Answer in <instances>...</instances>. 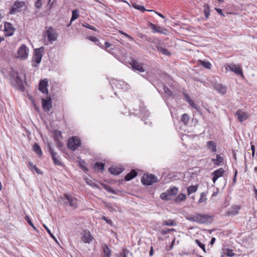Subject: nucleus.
I'll return each instance as SVG.
<instances>
[{
    "mask_svg": "<svg viewBox=\"0 0 257 257\" xmlns=\"http://www.w3.org/2000/svg\"><path fill=\"white\" fill-rule=\"evenodd\" d=\"M210 216L207 215L202 214L200 213H196L195 215H189L187 216V220L196 222L200 224L206 223Z\"/></svg>",
    "mask_w": 257,
    "mask_h": 257,
    "instance_id": "f257e3e1",
    "label": "nucleus"
},
{
    "mask_svg": "<svg viewBox=\"0 0 257 257\" xmlns=\"http://www.w3.org/2000/svg\"><path fill=\"white\" fill-rule=\"evenodd\" d=\"M11 76L12 78V85L17 89L24 91L25 86L23 84L22 79L18 76V72L13 71L11 72Z\"/></svg>",
    "mask_w": 257,
    "mask_h": 257,
    "instance_id": "f03ea898",
    "label": "nucleus"
},
{
    "mask_svg": "<svg viewBox=\"0 0 257 257\" xmlns=\"http://www.w3.org/2000/svg\"><path fill=\"white\" fill-rule=\"evenodd\" d=\"M44 51V47H41L34 50L32 62L34 61L36 64L33 63L32 64L33 67H37L39 66V64L41 63Z\"/></svg>",
    "mask_w": 257,
    "mask_h": 257,
    "instance_id": "7ed1b4c3",
    "label": "nucleus"
},
{
    "mask_svg": "<svg viewBox=\"0 0 257 257\" xmlns=\"http://www.w3.org/2000/svg\"><path fill=\"white\" fill-rule=\"evenodd\" d=\"M178 191V188L174 186L168 189L165 192L161 193L160 198L164 200H170L174 196L177 194Z\"/></svg>",
    "mask_w": 257,
    "mask_h": 257,
    "instance_id": "20e7f679",
    "label": "nucleus"
},
{
    "mask_svg": "<svg viewBox=\"0 0 257 257\" xmlns=\"http://www.w3.org/2000/svg\"><path fill=\"white\" fill-rule=\"evenodd\" d=\"M81 145V140L77 136L70 138L67 143V147L72 151H75Z\"/></svg>",
    "mask_w": 257,
    "mask_h": 257,
    "instance_id": "39448f33",
    "label": "nucleus"
},
{
    "mask_svg": "<svg viewBox=\"0 0 257 257\" xmlns=\"http://www.w3.org/2000/svg\"><path fill=\"white\" fill-rule=\"evenodd\" d=\"M157 177L153 174L145 175L141 179V182L144 185L150 186L152 185L153 183L157 182Z\"/></svg>",
    "mask_w": 257,
    "mask_h": 257,
    "instance_id": "423d86ee",
    "label": "nucleus"
},
{
    "mask_svg": "<svg viewBox=\"0 0 257 257\" xmlns=\"http://www.w3.org/2000/svg\"><path fill=\"white\" fill-rule=\"evenodd\" d=\"M47 148L52 157L54 164L56 166H63V163L59 160V156H57V153L53 150L50 144H48Z\"/></svg>",
    "mask_w": 257,
    "mask_h": 257,
    "instance_id": "0eeeda50",
    "label": "nucleus"
},
{
    "mask_svg": "<svg viewBox=\"0 0 257 257\" xmlns=\"http://www.w3.org/2000/svg\"><path fill=\"white\" fill-rule=\"evenodd\" d=\"M28 53L29 49L25 44H22L18 50L19 57L23 60L28 58Z\"/></svg>",
    "mask_w": 257,
    "mask_h": 257,
    "instance_id": "6e6552de",
    "label": "nucleus"
},
{
    "mask_svg": "<svg viewBox=\"0 0 257 257\" xmlns=\"http://www.w3.org/2000/svg\"><path fill=\"white\" fill-rule=\"evenodd\" d=\"M227 67H228L230 70L236 75H240L242 78H244V76L243 74L241 68L239 65H236L233 63L227 64Z\"/></svg>",
    "mask_w": 257,
    "mask_h": 257,
    "instance_id": "1a4fd4ad",
    "label": "nucleus"
},
{
    "mask_svg": "<svg viewBox=\"0 0 257 257\" xmlns=\"http://www.w3.org/2000/svg\"><path fill=\"white\" fill-rule=\"evenodd\" d=\"M42 105L45 111H49L52 108V101L50 96H47L46 99H42Z\"/></svg>",
    "mask_w": 257,
    "mask_h": 257,
    "instance_id": "9d476101",
    "label": "nucleus"
},
{
    "mask_svg": "<svg viewBox=\"0 0 257 257\" xmlns=\"http://www.w3.org/2000/svg\"><path fill=\"white\" fill-rule=\"evenodd\" d=\"M48 81L45 78L40 80L39 84V89L43 93L47 94L48 90L47 87L48 86Z\"/></svg>",
    "mask_w": 257,
    "mask_h": 257,
    "instance_id": "9b49d317",
    "label": "nucleus"
},
{
    "mask_svg": "<svg viewBox=\"0 0 257 257\" xmlns=\"http://www.w3.org/2000/svg\"><path fill=\"white\" fill-rule=\"evenodd\" d=\"M130 65L134 70L138 71L140 72H144L145 71L143 68V64L139 63L136 60L133 59L130 63Z\"/></svg>",
    "mask_w": 257,
    "mask_h": 257,
    "instance_id": "f8f14e48",
    "label": "nucleus"
},
{
    "mask_svg": "<svg viewBox=\"0 0 257 257\" xmlns=\"http://www.w3.org/2000/svg\"><path fill=\"white\" fill-rule=\"evenodd\" d=\"M47 36L49 41L52 42L56 41L57 39V35L55 30L50 27L46 31Z\"/></svg>",
    "mask_w": 257,
    "mask_h": 257,
    "instance_id": "ddd939ff",
    "label": "nucleus"
},
{
    "mask_svg": "<svg viewBox=\"0 0 257 257\" xmlns=\"http://www.w3.org/2000/svg\"><path fill=\"white\" fill-rule=\"evenodd\" d=\"M64 197L67 200L68 203H69L70 206L72 207L73 208H76L77 207V200L76 198L73 197L70 195L67 194H64Z\"/></svg>",
    "mask_w": 257,
    "mask_h": 257,
    "instance_id": "4468645a",
    "label": "nucleus"
},
{
    "mask_svg": "<svg viewBox=\"0 0 257 257\" xmlns=\"http://www.w3.org/2000/svg\"><path fill=\"white\" fill-rule=\"evenodd\" d=\"M225 171L222 168H220L219 169L214 171L212 173V181L214 183L216 181V180L220 177H221L223 174L224 173Z\"/></svg>",
    "mask_w": 257,
    "mask_h": 257,
    "instance_id": "2eb2a0df",
    "label": "nucleus"
},
{
    "mask_svg": "<svg viewBox=\"0 0 257 257\" xmlns=\"http://www.w3.org/2000/svg\"><path fill=\"white\" fill-rule=\"evenodd\" d=\"M5 31L7 32L8 36H12L14 33L15 28L9 22H5L4 24Z\"/></svg>",
    "mask_w": 257,
    "mask_h": 257,
    "instance_id": "dca6fc26",
    "label": "nucleus"
},
{
    "mask_svg": "<svg viewBox=\"0 0 257 257\" xmlns=\"http://www.w3.org/2000/svg\"><path fill=\"white\" fill-rule=\"evenodd\" d=\"M149 26L153 30V33H158L160 34H166V33L164 32L167 31L166 29H163L161 27L157 26L151 22L149 23Z\"/></svg>",
    "mask_w": 257,
    "mask_h": 257,
    "instance_id": "f3484780",
    "label": "nucleus"
},
{
    "mask_svg": "<svg viewBox=\"0 0 257 257\" xmlns=\"http://www.w3.org/2000/svg\"><path fill=\"white\" fill-rule=\"evenodd\" d=\"M235 115L237 116V118L239 122H243L247 119L248 116L245 112H243L242 110H238L235 113Z\"/></svg>",
    "mask_w": 257,
    "mask_h": 257,
    "instance_id": "a211bd4d",
    "label": "nucleus"
},
{
    "mask_svg": "<svg viewBox=\"0 0 257 257\" xmlns=\"http://www.w3.org/2000/svg\"><path fill=\"white\" fill-rule=\"evenodd\" d=\"M81 239L84 242L89 243L92 241L93 237L89 231H84L82 234Z\"/></svg>",
    "mask_w": 257,
    "mask_h": 257,
    "instance_id": "6ab92c4d",
    "label": "nucleus"
},
{
    "mask_svg": "<svg viewBox=\"0 0 257 257\" xmlns=\"http://www.w3.org/2000/svg\"><path fill=\"white\" fill-rule=\"evenodd\" d=\"M240 209V207L239 205H233L231 206L226 212V214L228 216L235 215L238 213V211Z\"/></svg>",
    "mask_w": 257,
    "mask_h": 257,
    "instance_id": "aec40b11",
    "label": "nucleus"
},
{
    "mask_svg": "<svg viewBox=\"0 0 257 257\" xmlns=\"http://www.w3.org/2000/svg\"><path fill=\"white\" fill-rule=\"evenodd\" d=\"M184 98L187 102H188L189 105L193 107V108L196 109L197 110H199V107L195 103V102L192 100L190 96L186 93H184Z\"/></svg>",
    "mask_w": 257,
    "mask_h": 257,
    "instance_id": "412c9836",
    "label": "nucleus"
},
{
    "mask_svg": "<svg viewBox=\"0 0 257 257\" xmlns=\"http://www.w3.org/2000/svg\"><path fill=\"white\" fill-rule=\"evenodd\" d=\"M105 207H107L108 209L111 212L118 211L120 212L122 211L121 208L116 204L107 203L105 205Z\"/></svg>",
    "mask_w": 257,
    "mask_h": 257,
    "instance_id": "4be33fe9",
    "label": "nucleus"
},
{
    "mask_svg": "<svg viewBox=\"0 0 257 257\" xmlns=\"http://www.w3.org/2000/svg\"><path fill=\"white\" fill-rule=\"evenodd\" d=\"M123 171V169L121 168L111 167L109 168V172L114 175H118L120 174Z\"/></svg>",
    "mask_w": 257,
    "mask_h": 257,
    "instance_id": "5701e85b",
    "label": "nucleus"
},
{
    "mask_svg": "<svg viewBox=\"0 0 257 257\" xmlns=\"http://www.w3.org/2000/svg\"><path fill=\"white\" fill-rule=\"evenodd\" d=\"M138 173L135 170H132L130 173L125 175L124 180L126 181H129L137 176Z\"/></svg>",
    "mask_w": 257,
    "mask_h": 257,
    "instance_id": "b1692460",
    "label": "nucleus"
},
{
    "mask_svg": "<svg viewBox=\"0 0 257 257\" xmlns=\"http://www.w3.org/2000/svg\"><path fill=\"white\" fill-rule=\"evenodd\" d=\"M211 161L215 166H219L224 161V159L219 155H216V158L211 159Z\"/></svg>",
    "mask_w": 257,
    "mask_h": 257,
    "instance_id": "393cba45",
    "label": "nucleus"
},
{
    "mask_svg": "<svg viewBox=\"0 0 257 257\" xmlns=\"http://www.w3.org/2000/svg\"><path fill=\"white\" fill-rule=\"evenodd\" d=\"M102 48L103 49H104L106 50L107 52L109 53L110 54H113V53L111 51V50H113L114 49V46L109 43L108 42H105L104 46Z\"/></svg>",
    "mask_w": 257,
    "mask_h": 257,
    "instance_id": "a878e982",
    "label": "nucleus"
},
{
    "mask_svg": "<svg viewBox=\"0 0 257 257\" xmlns=\"http://www.w3.org/2000/svg\"><path fill=\"white\" fill-rule=\"evenodd\" d=\"M207 147L212 153L216 152V144L212 141H210L207 142Z\"/></svg>",
    "mask_w": 257,
    "mask_h": 257,
    "instance_id": "bb28decb",
    "label": "nucleus"
},
{
    "mask_svg": "<svg viewBox=\"0 0 257 257\" xmlns=\"http://www.w3.org/2000/svg\"><path fill=\"white\" fill-rule=\"evenodd\" d=\"M103 251L104 253V257H110L111 251L106 244H104L102 246Z\"/></svg>",
    "mask_w": 257,
    "mask_h": 257,
    "instance_id": "cd10ccee",
    "label": "nucleus"
},
{
    "mask_svg": "<svg viewBox=\"0 0 257 257\" xmlns=\"http://www.w3.org/2000/svg\"><path fill=\"white\" fill-rule=\"evenodd\" d=\"M88 39L90 41L94 42L95 44L97 45L98 46L100 47V48H103V46L99 41V40L95 37L94 36H88L87 37Z\"/></svg>",
    "mask_w": 257,
    "mask_h": 257,
    "instance_id": "c85d7f7f",
    "label": "nucleus"
},
{
    "mask_svg": "<svg viewBox=\"0 0 257 257\" xmlns=\"http://www.w3.org/2000/svg\"><path fill=\"white\" fill-rule=\"evenodd\" d=\"M33 150L35 152L39 157H41L42 155L41 149L37 143H35L33 147Z\"/></svg>",
    "mask_w": 257,
    "mask_h": 257,
    "instance_id": "c756f323",
    "label": "nucleus"
},
{
    "mask_svg": "<svg viewBox=\"0 0 257 257\" xmlns=\"http://www.w3.org/2000/svg\"><path fill=\"white\" fill-rule=\"evenodd\" d=\"M215 88L222 94H225L226 92V88L225 86L220 84H217L215 85Z\"/></svg>",
    "mask_w": 257,
    "mask_h": 257,
    "instance_id": "7c9ffc66",
    "label": "nucleus"
},
{
    "mask_svg": "<svg viewBox=\"0 0 257 257\" xmlns=\"http://www.w3.org/2000/svg\"><path fill=\"white\" fill-rule=\"evenodd\" d=\"M156 48L159 52H160V53H162L164 55L170 56L171 54L167 49L162 46H157Z\"/></svg>",
    "mask_w": 257,
    "mask_h": 257,
    "instance_id": "2f4dec72",
    "label": "nucleus"
},
{
    "mask_svg": "<svg viewBox=\"0 0 257 257\" xmlns=\"http://www.w3.org/2000/svg\"><path fill=\"white\" fill-rule=\"evenodd\" d=\"M141 39H144L145 41L151 43H155V39L153 37H150L147 35L141 34L140 36Z\"/></svg>",
    "mask_w": 257,
    "mask_h": 257,
    "instance_id": "473e14b6",
    "label": "nucleus"
},
{
    "mask_svg": "<svg viewBox=\"0 0 257 257\" xmlns=\"http://www.w3.org/2000/svg\"><path fill=\"white\" fill-rule=\"evenodd\" d=\"M105 165L102 162H96L94 165V168L98 171H103Z\"/></svg>",
    "mask_w": 257,
    "mask_h": 257,
    "instance_id": "72a5a7b5",
    "label": "nucleus"
},
{
    "mask_svg": "<svg viewBox=\"0 0 257 257\" xmlns=\"http://www.w3.org/2000/svg\"><path fill=\"white\" fill-rule=\"evenodd\" d=\"M186 199V196L185 194L181 193L178 195L175 199L176 203H179L181 201H185Z\"/></svg>",
    "mask_w": 257,
    "mask_h": 257,
    "instance_id": "f704fd0d",
    "label": "nucleus"
},
{
    "mask_svg": "<svg viewBox=\"0 0 257 257\" xmlns=\"http://www.w3.org/2000/svg\"><path fill=\"white\" fill-rule=\"evenodd\" d=\"M79 11L78 9L74 10L72 11V17L71 18V22H72L79 17Z\"/></svg>",
    "mask_w": 257,
    "mask_h": 257,
    "instance_id": "c9c22d12",
    "label": "nucleus"
},
{
    "mask_svg": "<svg viewBox=\"0 0 257 257\" xmlns=\"http://www.w3.org/2000/svg\"><path fill=\"white\" fill-rule=\"evenodd\" d=\"M28 166L31 169H34L37 174H42V171L39 169H38L36 165H33L31 162H29Z\"/></svg>",
    "mask_w": 257,
    "mask_h": 257,
    "instance_id": "e433bc0d",
    "label": "nucleus"
},
{
    "mask_svg": "<svg viewBox=\"0 0 257 257\" xmlns=\"http://www.w3.org/2000/svg\"><path fill=\"white\" fill-rule=\"evenodd\" d=\"M132 6L136 9L141 11L142 12H144L147 11V9L144 6L139 5L136 3H132Z\"/></svg>",
    "mask_w": 257,
    "mask_h": 257,
    "instance_id": "4c0bfd02",
    "label": "nucleus"
},
{
    "mask_svg": "<svg viewBox=\"0 0 257 257\" xmlns=\"http://www.w3.org/2000/svg\"><path fill=\"white\" fill-rule=\"evenodd\" d=\"M197 190V186L196 185H191L187 189L188 195H190L192 193L196 192Z\"/></svg>",
    "mask_w": 257,
    "mask_h": 257,
    "instance_id": "58836bf2",
    "label": "nucleus"
},
{
    "mask_svg": "<svg viewBox=\"0 0 257 257\" xmlns=\"http://www.w3.org/2000/svg\"><path fill=\"white\" fill-rule=\"evenodd\" d=\"M199 64L203 66L204 68L207 69H210L211 64L209 62L205 61L203 60H199Z\"/></svg>",
    "mask_w": 257,
    "mask_h": 257,
    "instance_id": "ea45409f",
    "label": "nucleus"
},
{
    "mask_svg": "<svg viewBox=\"0 0 257 257\" xmlns=\"http://www.w3.org/2000/svg\"><path fill=\"white\" fill-rule=\"evenodd\" d=\"M181 120L185 124H186L188 123L190 117L187 114L184 113L182 115Z\"/></svg>",
    "mask_w": 257,
    "mask_h": 257,
    "instance_id": "a19ab883",
    "label": "nucleus"
},
{
    "mask_svg": "<svg viewBox=\"0 0 257 257\" xmlns=\"http://www.w3.org/2000/svg\"><path fill=\"white\" fill-rule=\"evenodd\" d=\"M204 13L206 19H207L210 15L209 7L208 4H205L204 6Z\"/></svg>",
    "mask_w": 257,
    "mask_h": 257,
    "instance_id": "79ce46f5",
    "label": "nucleus"
},
{
    "mask_svg": "<svg viewBox=\"0 0 257 257\" xmlns=\"http://www.w3.org/2000/svg\"><path fill=\"white\" fill-rule=\"evenodd\" d=\"M207 194L205 192H202L200 194V198L199 199L198 203H201L206 202L207 200L206 198Z\"/></svg>",
    "mask_w": 257,
    "mask_h": 257,
    "instance_id": "37998d69",
    "label": "nucleus"
},
{
    "mask_svg": "<svg viewBox=\"0 0 257 257\" xmlns=\"http://www.w3.org/2000/svg\"><path fill=\"white\" fill-rule=\"evenodd\" d=\"M163 225H166V226H175L176 225L175 222L173 220H164L162 222Z\"/></svg>",
    "mask_w": 257,
    "mask_h": 257,
    "instance_id": "c03bdc74",
    "label": "nucleus"
},
{
    "mask_svg": "<svg viewBox=\"0 0 257 257\" xmlns=\"http://www.w3.org/2000/svg\"><path fill=\"white\" fill-rule=\"evenodd\" d=\"M19 9H20V6H17V7H16L14 6L11 8L9 13L11 15H13V14H15L17 12H20V10H19Z\"/></svg>",
    "mask_w": 257,
    "mask_h": 257,
    "instance_id": "a18cd8bd",
    "label": "nucleus"
},
{
    "mask_svg": "<svg viewBox=\"0 0 257 257\" xmlns=\"http://www.w3.org/2000/svg\"><path fill=\"white\" fill-rule=\"evenodd\" d=\"M195 241L196 243V244L203 250L204 252H206L205 244L201 243L200 241L198 239H196Z\"/></svg>",
    "mask_w": 257,
    "mask_h": 257,
    "instance_id": "49530a36",
    "label": "nucleus"
},
{
    "mask_svg": "<svg viewBox=\"0 0 257 257\" xmlns=\"http://www.w3.org/2000/svg\"><path fill=\"white\" fill-rule=\"evenodd\" d=\"M82 26L83 27L88 28L89 29L92 30H93L94 31H95V32L97 31V29L96 28H95V27L90 25L87 23H84L83 24H82Z\"/></svg>",
    "mask_w": 257,
    "mask_h": 257,
    "instance_id": "de8ad7c7",
    "label": "nucleus"
},
{
    "mask_svg": "<svg viewBox=\"0 0 257 257\" xmlns=\"http://www.w3.org/2000/svg\"><path fill=\"white\" fill-rule=\"evenodd\" d=\"M130 251L126 248H123L122 251L120 253L119 257H126Z\"/></svg>",
    "mask_w": 257,
    "mask_h": 257,
    "instance_id": "09e8293b",
    "label": "nucleus"
},
{
    "mask_svg": "<svg viewBox=\"0 0 257 257\" xmlns=\"http://www.w3.org/2000/svg\"><path fill=\"white\" fill-rule=\"evenodd\" d=\"M54 141L57 143V147L59 149H61L63 146V144L62 143L58 138H57L56 137H54Z\"/></svg>",
    "mask_w": 257,
    "mask_h": 257,
    "instance_id": "8fccbe9b",
    "label": "nucleus"
},
{
    "mask_svg": "<svg viewBox=\"0 0 257 257\" xmlns=\"http://www.w3.org/2000/svg\"><path fill=\"white\" fill-rule=\"evenodd\" d=\"M25 218L26 220L27 221V222L28 223V224L31 227H32L34 229H36V227L35 226L34 224L32 223L31 220L30 219V217L28 215H26L25 216Z\"/></svg>",
    "mask_w": 257,
    "mask_h": 257,
    "instance_id": "3c124183",
    "label": "nucleus"
},
{
    "mask_svg": "<svg viewBox=\"0 0 257 257\" xmlns=\"http://www.w3.org/2000/svg\"><path fill=\"white\" fill-rule=\"evenodd\" d=\"M44 227L47 231V232L49 233L50 236L53 238L55 240H57L55 236L52 233L51 230L49 229V228L45 224H44Z\"/></svg>",
    "mask_w": 257,
    "mask_h": 257,
    "instance_id": "603ef678",
    "label": "nucleus"
},
{
    "mask_svg": "<svg viewBox=\"0 0 257 257\" xmlns=\"http://www.w3.org/2000/svg\"><path fill=\"white\" fill-rule=\"evenodd\" d=\"M164 90L165 93L168 95V96H170L172 95L171 90L167 86H164Z\"/></svg>",
    "mask_w": 257,
    "mask_h": 257,
    "instance_id": "864d4df0",
    "label": "nucleus"
},
{
    "mask_svg": "<svg viewBox=\"0 0 257 257\" xmlns=\"http://www.w3.org/2000/svg\"><path fill=\"white\" fill-rule=\"evenodd\" d=\"M175 231V229L174 228L167 229L166 230L162 229L161 230V234L162 235H165L167 233H169L171 231Z\"/></svg>",
    "mask_w": 257,
    "mask_h": 257,
    "instance_id": "5fc2aeb1",
    "label": "nucleus"
},
{
    "mask_svg": "<svg viewBox=\"0 0 257 257\" xmlns=\"http://www.w3.org/2000/svg\"><path fill=\"white\" fill-rule=\"evenodd\" d=\"M42 0H36L35 3V6L37 9H40L42 7Z\"/></svg>",
    "mask_w": 257,
    "mask_h": 257,
    "instance_id": "6e6d98bb",
    "label": "nucleus"
},
{
    "mask_svg": "<svg viewBox=\"0 0 257 257\" xmlns=\"http://www.w3.org/2000/svg\"><path fill=\"white\" fill-rule=\"evenodd\" d=\"M226 254L229 257H232L235 255V253L233 252L232 249H227Z\"/></svg>",
    "mask_w": 257,
    "mask_h": 257,
    "instance_id": "4d7b16f0",
    "label": "nucleus"
},
{
    "mask_svg": "<svg viewBox=\"0 0 257 257\" xmlns=\"http://www.w3.org/2000/svg\"><path fill=\"white\" fill-rule=\"evenodd\" d=\"M101 219L105 221L108 224H109V225H110L111 226H113V222L110 219H108L107 217H106L105 216H103L102 217H101Z\"/></svg>",
    "mask_w": 257,
    "mask_h": 257,
    "instance_id": "13d9d810",
    "label": "nucleus"
},
{
    "mask_svg": "<svg viewBox=\"0 0 257 257\" xmlns=\"http://www.w3.org/2000/svg\"><path fill=\"white\" fill-rule=\"evenodd\" d=\"M23 3L22 2H19L18 1H16L14 3V6L17 7V6H20V8L23 6Z\"/></svg>",
    "mask_w": 257,
    "mask_h": 257,
    "instance_id": "bf43d9fd",
    "label": "nucleus"
},
{
    "mask_svg": "<svg viewBox=\"0 0 257 257\" xmlns=\"http://www.w3.org/2000/svg\"><path fill=\"white\" fill-rule=\"evenodd\" d=\"M103 188L108 192L110 193L111 190H112V188H111L108 185H106V184H104L103 185Z\"/></svg>",
    "mask_w": 257,
    "mask_h": 257,
    "instance_id": "052dcab7",
    "label": "nucleus"
},
{
    "mask_svg": "<svg viewBox=\"0 0 257 257\" xmlns=\"http://www.w3.org/2000/svg\"><path fill=\"white\" fill-rule=\"evenodd\" d=\"M55 137L58 138L59 137H62L61 132L57 130L55 131Z\"/></svg>",
    "mask_w": 257,
    "mask_h": 257,
    "instance_id": "680f3d73",
    "label": "nucleus"
},
{
    "mask_svg": "<svg viewBox=\"0 0 257 257\" xmlns=\"http://www.w3.org/2000/svg\"><path fill=\"white\" fill-rule=\"evenodd\" d=\"M175 239L174 238V239L172 240V242H171V244H170V246H169V248L168 249H167V251H170V250H172V248H173V247L174 244V243H175Z\"/></svg>",
    "mask_w": 257,
    "mask_h": 257,
    "instance_id": "e2e57ef3",
    "label": "nucleus"
},
{
    "mask_svg": "<svg viewBox=\"0 0 257 257\" xmlns=\"http://www.w3.org/2000/svg\"><path fill=\"white\" fill-rule=\"evenodd\" d=\"M237 174V171L236 169H235V171H234V177H233V183L234 184L236 183V175Z\"/></svg>",
    "mask_w": 257,
    "mask_h": 257,
    "instance_id": "0e129e2a",
    "label": "nucleus"
},
{
    "mask_svg": "<svg viewBox=\"0 0 257 257\" xmlns=\"http://www.w3.org/2000/svg\"><path fill=\"white\" fill-rule=\"evenodd\" d=\"M119 192L120 191L119 190H114L112 189L110 193L114 195H117Z\"/></svg>",
    "mask_w": 257,
    "mask_h": 257,
    "instance_id": "69168bd1",
    "label": "nucleus"
},
{
    "mask_svg": "<svg viewBox=\"0 0 257 257\" xmlns=\"http://www.w3.org/2000/svg\"><path fill=\"white\" fill-rule=\"evenodd\" d=\"M216 11L218 13H219L220 15L224 16V15L222 13V10L219 8H216Z\"/></svg>",
    "mask_w": 257,
    "mask_h": 257,
    "instance_id": "338daca9",
    "label": "nucleus"
},
{
    "mask_svg": "<svg viewBox=\"0 0 257 257\" xmlns=\"http://www.w3.org/2000/svg\"><path fill=\"white\" fill-rule=\"evenodd\" d=\"M81 168L85 172L88 171V169L86 167H85L84 166L82 165L81 164L80 165Z\"/></svg>",
    "mask_w": 257,
    "mask_h": 257,
    "instance_id": "774afa93",
    "label": "nucleus"
}]
</instances>
